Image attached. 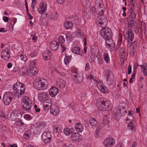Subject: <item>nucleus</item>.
<instances>
[{
	"label": "nucleus",
	"instance_id": "48",
	"mask_svg": "<svg viewBox=\"0 0 147 147\" xmlns=\"http://www.w3.org/2000/svg\"><path fill=\"white\" fill-rule=\"evenodd\" d=\"M28 69L25 67H22L20 69V71L23 73V74H27Z\"/></svg>",
	"mask_w": 147,
	"mask_h": 147
},
{
	"label": "nucleus",
	"instance_id": "16",
	"mask_svg": "<svg viewBox=\"0 0 147 147\" xmlns=\"http://www.w3.org/2000/svg\"><path fill=\"white\" fill-rule=\"evenodd\" d=\"M59 46V43L56 41L54 40L51 42L50 43V47L51 50L55 51L58 49Z\"/></svg>",
	"mask_w": 147,
	"mask_h": 147
},
{
	"label": "nucleus",
	"instance_id": "52",
	"mask_svg": "<svg viewBox=\"0 0 147 147\" xmlns=\"http://www.w3.org/2000/svg\"><path fill=\"white\" fill-rule=\"evenodd\" d=\"M91 82H92V83H93L94 84H96L97 85V84H98L97 83L98 82L97 80H96V78L94 77H93L92 79L91 80Z\"/></svg>",
	"mask_w": 147,
	"mask_h": 147
},
{
	"label": "nucleus",
	"instance_id": "60",
	"mask_svg": "<svg viewBox=\"0 0 147 147\" xmlns=\"http://www.w3.org/2000/svg\"><path fill=\"white\" fill-rule=\"evenodd\" d=\"M60 75L62 76H65V74L63 72H60L58 70H57L56 71Z\"/></svg>",
	"mask_w": 147,
	"mask_h": 147
},
{
	"label": "nucleus",
	"instance_id": "32",
	"mask_svg": "<svg viewBox=\"0 0 147 147\" xmlns=\"http://www.w3.org/2000/svg\"><path fill=\"white\" fill-rule=\"evenodd\" d=\"M134 20H130L128 23V25L129 26H131L133 28L134 27H136L138 25V23L135 21L134 22Z\"/></svg>",
	"mask_w": 147,
	"mask_h": 147
},
{
	"label": "nucleus",
	"instance_id": "8",
	"mask_svg": "<svg viewBox=\"0 0 147 147\" xmlns=\"http://www.w3.org/2000/svg\"><path fill=\"white\" fill-rule=\"evenodd\" d=\"M124 37L125 39L127 40L128 42L131 43L134 38V34L132 30L129 28L126 32H124Z\"/></svg>",
	"mask_w": 147,
	"mask_h": 147
},
{
	"label": "nucleus",
	"instance_id": "64",
	"mask_svg": "<svg viewBox=\"0 0 147 147\" xmlns=\"http://www.w3.org/2000/svg\"><path fill=\"white\" fill-rule=\"evenodd\" d=\"M3 19L5 22H8L9 19L8 17L4 16L3 17Z\"/></svg>",
	"mask_w": 147,
	"mask_h": 147
},
{
	"label": "nucleus",
	"instance_id": "46",
	"mask_svg": "<svg viewBox=\"0 0 147 147\" xmlns=\"http://www.w3.org/2000/svg\"><path fill=\"white\" fill-rule=\"evenodd\" d=\"M129 15V17L131 20H134L136 17V15L135 13H131Z\"/></svg>",
	"mask_w": 147,
	"mask_h": 147
},
{
	"label": "nucleus",
	"instance_id": "36",
	"mask_svg": "<svg viewBox=\"0 0 147 147\" xmlns=\"http://www.w3.org/2000/svg\"><path fill=\"white\" fill-rule=\"evenodd\" d=\"M77 34L78 36L79 37L83 38L84 36V35L79 28L78 29Z\"/></svg>",
	"mask_w": 147,
	"mask_h": 147
},
{
	"label": "nucleus",
	"instance_id": "45",
	"mask_svg": "<svg viewBox=\"0 0 147 147\" xmlns=\"http://www.w3.org/2000/svg\"><path fill=\"white\" fill-rule=\"evenodd\" d=\"M20 59L23 61H25L27 60V57L24 54L21 55H20Z\"/></svg>",
	"mask_w": 147,
	"mask_h": 147
},
{
	"label": "nucleus",
	"instance_id": "33",
	"mask_svg": "<svg viewBox=\"0 0 147 147\" xmlns=\"http://www.w3.org/2000/svg\"><path fill=\"white\" fill-rule=\"evenodd\" d=\"M111 76H109L105 78L106 79V82L109 85H112L113 82V80L111 79Z\"/></svg>",
	"mask_w": 147,
	"mask_h": 147
},
{
	"label": "nucleus",
	"instance_id": "22",
	"mask_svg": "<svg viewBox=\"0 0 147 147\" xmlns=\"http://www.w3.org/2000/svg\"><path fill=\"white\" fill-rule=\"evenodd\" d=\"M97 86L98 90L101 92L103 93L108 92L107 88L101 84V82L100 83H98Z\"/></svg>",
	"mask_w": 147,
	"mask_h": 147
},
{
	"label": "nucleus",
	"instance_id": "56",
	"mask_svg": "<svg viewBox=\"0 0 147 147\" xmlns=\"http://www.w3.org/2000/svg\"><path fill=\"white\" fill-rule=\"evenodd\" d=\"M119 53H123L125 54V53H126L125 52V49L123 47H121L119 50Z\"/></svg>",
	"mask_w": 147,
	"mask_h": 147
},
{
	"label": "nucleus",
	"instance_id": "47",
	"mask_svg": "<svg viewBox=\"0 0 147 147\" xmlns=\"http://www.w3.org/2000/svg\"><path fill=\"white\" fill-rule=\"evenodd\" d=\"M24 117L27 120H30L32 119L31 116L28 114H25L24 116Z\"/></svg>",
	"mask_w": 147,
	"mask_h": 147
},
{
	"label": "nucleus",
	"instance_id": "28",
	"mask_svg": "<svg viewBox=\"0 0 147 147\" xmlns=\"http://www.w3.org/2000/svg\"><path fill=\"white\" fill-rule=\"evenodd\" d=\"M130 3L131 6L133 7L134 9L137 10L138 9V2L136 0H130Z\"/></svg>",
	"mask_w": 147,
	"mask_h": 147
},
{
	"label": "nucleus",
	"instance_id": "10",
	"mask_svg": "<svg viewBox=\"0 0 147 147\" xmlns=\"http://www.w3.org/2000/svg\"><path fill=\"white\" fill-rule=\"evenodd\" d=\"M73 79L76 83H80L83 80V76L82 74H78L76 72H73L72 74Z\"/></svg>",
	"mask_w": 147,
	"mask_h": 147
},
{
	"label": "nucleus",
	"instance_id": "42",
	"mask_svg": "<svg viewBox=\"0 0 147 147\" xmlns=\"http://www.w3.org/2000/svg\"><path fill=\"white\" fill-rule=\"evenodd\" d=\"M142 72L144 74L145 76L147 75V64H144Z\"/></svg>",
	"mask_w": 147,
	"mask_h": 147
},
{
	"label": "nucleus",
	"instance_id": "30",
	"mask_svg": "<svg viewBox=\"0 0 147 147\" xmlns=\"http://www.w3.org/2000/svg\"><path fill=\"white\" fill-rule=\"evenodd\" d=\"M72 25V23L70 21H66L64 24V27L66 29L71 28Z\"/></svg>",
	"mask_w": 147,
	"mask_h": 147
},
{
	"label": "nucleus",
	"instance_id": "7",
	"mask_svg": "<svg viewBox=\"0 0 147 147\" xmlns=\"http://www.w3.org/2000/svg\"><path fill=\"white\" fill-rule=\"evenodd\" d=\"M112 33L111 30L107 27H103L100 31L101 36L105 39H110L111 38Z\"/></svg>",
	"mask_w": 147,
	"mask_h": 147
},
{
	"label": "nucleus",
	"instance_id": "18",
	"mask_svg": "<svg viewBox=\"0 0 147 147\" xmlns=\"http://www.w3.org/2000/svg\"><path fill=\"white\" fill-rule=\"evenodd\" d=\"M51 55V52L48 49L46 50L42 53L43 58L46 60L50 59Z\"/></svg>",
	"mask_w": 147,
	"mask_h": 147
},
{
	"label": "nucleus",
	"instance_id": "43",
	"mask_svg": "<svg viewBox=\"0 0 147 147\" xmlns=\"http://www.w3.org/2000/svg\"><path fill=\"white\" fill-rule=\"evenodd\" d=\"M31 131L29 130H27L25 132L24 136L27 137L26 138H28L31 136Z\"/></svg>",
	"mask_w": 147,
	"mask_h": 147
},
{
	"label": "nucleus",
	"instance_id": "25",
	"mask_svg": "<svg viewBox=\"0 0 147 147\" xmlns=\"http://www.w3.org/2000/svg\"><path fill=\"white\" fill-rule=\"evenodd\" d=\"M89 122L92 128H95L97 126V122L94 118H90L89 120Z\"/></svg>",
	"mask_w": 147,
	"mask_h": 147
},
{
	"label": "nucleus",
	"instance_id": "58",
	"mask_svg": "<svg viewBox=\"0 0 147 147\" xmlns=\"http://www.w3.org/2000/svg\"><path fill=\"white\" fill-rule=\"evenodd\" d=\"M100 131V129H99L97 128L96 131L95 132V137H98V136L99 134V131Z\"/></svg>",
	"mask_w": 147,
	"mask_h": 147
},
{
	"label": "nucleus",
	"instance_id": "13",
	"mask_svg": "<svg viewBox=\"0 0 147 147\" xmlns=\"http://www.w3.org/2000/svg\"><path fill=\"white\" fill-rule=\"evenodd\" d=\"M38 69L36 67H32L28 69L27 74L29 76H31L36 75L38 73Z\"/></svg>",
	"mask_w": 147,
	"mask_h": 147
},
{
	"label": "nucleus",
	"instance_id": "14",
	"mask_svg": "<svg viewBox=\"0 0 147 147\" xmlns=\"http://www.w3.org/2000/svg\"><path fill=\"white\" fill-rule=\"evenodd\" d=\"M71 138L74 142H80L82 140V135L77 133L73 134L71 136Z\"/></svg>",
	"mask_w": 147,
	"mask_h": 147
},
{
	"label": "nucleus",
	"instance_id": "20",
	"mask_svg": "<svg viewBox=\"0 0 147 147\" xmlns=\"http://www.w3.org/2000/svg\"><path fill=\"white\" fill-rule=\"evenodd\" d=\"M72 52L76 54H78L81 56L83 55V52L82 50H81L80 48L78 46H77L73 48L72 50Z\"/></svg>",
	"mask_w": 147,
	"mask_h": 147
},
{
	"label": "nucleus",
	"instance_id": "15",
	"mask_svg": "<svg viewBox=\"0 0 147 147\" xmlns=\"http://www.w3.org/2000/svg\"><path fill=\"white\" fill-rule=\"evenodd\" d=\"M8 50V49H5L3 50L1 53V58L5 60H8L10 57Z\"/></svg>",
	"mask_w": 147,
	"mask_h": 147
},
{
	"label": "nucleus",
	"instance_id": "49",
	"mask_svg": "<svg viewBox=\"0 0 147 147\" xmlns=\"http://www.w3.org/2000/svg\"><path fill=\"white\" fill-rule=\"evenodd\" d=\"M37 54V53L36 51H34L33 53L30 54V56L32 57H36Z\"/></svg>",
	"mask_w": 147,
	"mask_h": 147
},
{
	"label": "nucleus",
	"instance_id": "61",
	"mask_svg": "<svg viewBox=\"0 0 147 147\" xmlns=\"http://www.w3.org/2000/svg\"><path fill=\"white\" fill-rule=\"evenodd\" d=\"M89 67V64L88 63H87L86 64V67H85V70L86 71L90 69Z\"/></svg>",
	"mask_w": 147,
	"mask_h": 147
},
{
	"label": "nucleus",
	"instance_id": "19",
	"mask_svg": "<svg viewBox=\"0 0 147 147\" xmlns=\"http://www.w3.org/2000/svg\"><path fill=\"white\" fill-rule=\"evenodd\" d=\"M58 92V89L55 87H53L49 90V93L52 97H54Z\"/></svg>",
	"mask_w": 147,
	"mask_h": 147
},
{
	"label": "nucleus",
	"instance_id": "62",
	"mask_svg": "<svg viewBox=\"0 0 147 147\" xmlns=\"http://www.w3.org/2000/svg\"><path fill=\"white\" fill-rule=\"evenodd\" d=\"M133 9H134L132 6H131L130 8H129V11L130 14L134 13Z\"/></svg>",
	"mask_w": 147,
	"mask_h": 147
},
{
	"label": "nucleus",
	"instance_id": "29",
	"mask_svg": "<svg viewBox=\"0 0 147 147\" xmlns=\"http://www.w3.org/2000/svg\"><path fill=\"white\" fill-rule=\"evenodd\" d=\"M7 117L11 121H15L16 120V117L15 114L13 113H9L7 115Z\"/></svg>",
	"mask_w": 147,
	"mask_h": 147
},
{
	"label": "nucleus",
	"instance_id": "24",
	"mask_svg": "<svg viewBox=\"0 0 147 147\" xmlns=\"http://www.w3.org/2000/svg\"><path fill=\"white\" fill-rule=\"evenodd\" d=\"M12 98V97L7 96L4 95L3 97V101L4 105H8L11 102Z\"/></svg>",
	"mask_w": 147,
	"mask_h": 147
},
{
	"label": "nucleus",
	"instance_id": "55",
	"mask_svg": "<svg viewBox=\"0 0 147 147\" xmlns=\"http://www.w3.org/2000/svg\"><path fill=\"white\" fill-rule=\"evenodd\" d=\"M37 62V61L35 59L31 61H30V63L31 64V65H32L33 67L35 66Z\"/></svg>",
	"mask_w": 147,
	"mask_h": 147
},
{
	"label": "nucleus",
	"instance_id": "39",
	"mask_svg": "<svg viewBox=\"0 0 147 147\" xmlns=\"http://www.w3.org/2000/svg\"><path fill=\"white\" fill-rule=\"evenodd\" d=\"M103 57L105 61L107 63L108 62L110 61L109 55L108 54L106 53H105L103 54Z\"/></svg>",
	"mask_w": 147,
	"mask_h": 147
},
{
	"label": "nucleus",
	"instance_id": "38",
	"mask_svg": "<svg viewBox=\"0 0 147 147\" xmlns=\"http://www.w3.org/2000/svg\"><path fill=\"white\" fill-rule=\"evenodd\" d=\"M128 126L129 129H130L131 131L134 130L135 126L134 124L133 123L132 121H130L129 123L128 124Z\"/></svg>",
	"mask_w": 147,
	"mask_h": 147
},
{
	"label": "nucleus",
	"instance_id": "59",
	"mask_svg": "<svg viewBox=\"0 0 147 147\" xmlns=\"http://www.w3.org/2000/svg\"><path fill=\"white\" fill-rule=\"evenodd\" d=\"M71 35L70 34H67L66 35V38L67 40H69L70 39Z\"/></svg>",
	"mask_w": 147,
	"mask_h": 147
},
{
	"label": "nucleus",
	"instance_id": "6",
	"mask_svg": "<svg viewBox=\"0 0 147 147\" xmlns=\"http://www.w3.org/2000/svg\"><path fill=\"white\" fill-rule=\"evenodd\" d=\"M95 6L96 7V13L98 14V16H104V13L105 9L104 7L102 1L101 0H97L95 2Z\"/></svg>",
	"mask_w": 147,
	"mask_h": 147
},
{
	"label": "nucleus",
	"instance_id": "37",
	"mask_svg": "<svg viewBox=\"0 0 147 147\" xmlns=\"http://www.w3.org/2000/svg\"><path fill=\"white\" fill-rule=\"evenodd\" d=\"M73 19H74L73 21V23H75L76 25H78L79 24L80 21L79 18L77 16H75L74 17Z\"/></svg>",
	"mask_w": 147,
	"mask_h": 147
},
{
	"label": "nucleus",
	"instance_id": "41",
	"mask_svg": "<svg viewBox=\"0 0 147 147\" xmlns=\"http://www.w3.org/2000/svg\"><path fill=\"white\" fill-rule=\"evenodd\" d=\"M51 103H49L47 105V104H44L43 109L45 111L49 110L51 108Z\"/></svg>",
	"mask_w": 147,
	"mask_h": 147
},
{
	"label": "nucleus",
	"instance_id": "51",
	"mask_svg": "<svg viewBox=\"0 0 147 147\" xmlns=\"http://www.w3.org/2000/svg\"><path fill=\"white\" fill-rule=\"evenodd\" d=\"M82 125L80 123H76L75 125V129L76 130L78 129L79 127H81Z\"/></svg>",
	"mask_w": 147,
	"mask_h": 147
},
{
	"label": "nucleus",
	"instance_id": "50",
	"mask_svg": "<svg viewBox=\"0 0 147 147\" xmlns=\"http://www.w3.org/2000/svg\"><path fill=\"white\" fill-rule=\"evenodd\" d=\"M45 92H41L39 93L38 95L39 97L41 99L43 98V97L45 96Z\"/></svg>",
	"mask_w": 147,
	"mask_h": 147
},
{
	"label": "nucleus",
	"instance_id": "57",
	"mask_svg": "<svg viewBox=\"0 0 147 147\" xmlns=\"http://www.w3.org/2000/svg\"><path fill=\"white\" fill-rule=\"evenodd\" d=\"M133 28L135 33L137 34H138L139 32V28H138L137 26L133 27Z\"/></svg>",
	"mask_w": 147,
	"mask_h": 147
},
{
	"label": "nucleus",
	"instance_id": "40",
	"mask_svg": "<svg viewBox=\"0 0 147 147\" xmlns=\"http://www.w3.org/2000/svg\"><path fill=\"white\" fill-rule=\"evenodd\" d=\"M112 75V73L109 69H106L105 71V74L104 75L105 78L111 76Z\"/></svg>",
	"mask_w": 147,
	"mask_h": 147
},
{
	"label": "nucleus",
	"instance_id": "9",
	"mask_svg": "<svg viewBox=\"0 0 147 147\" xmlns=\"http://www.w3.org/2000/svg\"><path fill=\"white\" fill-rule=\"evenodd\" d=\"M115 144V141L112 137L107 138L103 142V144L105 147H112Z\"/></svg>",
	"mask_w": 147,
	"mask_h": 147
},
{
	"label": "nucleus",
	"instance_id": "17",
	"mask_svg": "<svg viewBox=\"0 0 147 147\" xmlns=\"http://www.w3.org/2000/svg\"><path fill=\"white\" fill-rule=\"evenodd\" d=\"M105 41L106 45L107 47H108L109 48L113 50L114 49L115 45L114 43L113 42V40L112 39V38L110 39H105Z\"/></svg>",
	"mask_w": 147,
	"mask_h": 147
},
{
	"label": "nucleus",
	"instance_id": "3",
	"mask_svg": "<svg viewBox=\"0 0 147 147\" xmlns=\"http://www.w3.org/2000/svg\"><path fill=\"white\" fill-rule=\"evenodd\" d=\"M125 104L124 103L119 104L117 109L113 111L115 113L113 116L114 119L118 120L120 117L126 115L127 111L125 109Z\"/></svg>",
	"mask_w": 147,
	"mask_h": 147
},
{
	"label": "nucleus",
	"instance_id": "11",
	"mask_svg": "<svg viewBox=\"0 0 147 147\" xmlns=\"http://www.w3.org/2000/svg\"><path fill=\"white\" fill-rule=\"evenodd\" d=\"M51 136L50 133L49 132L45 131L42 133V138L45 143H47L50 141L51 139Z\"/></svg>",
	"mask_w": 147,
	"mask_h": 147
},
{
	"label": "nucleus",
	"instance_id": "53",
	"mask_svg": "<svg viewBox=\"0 0 147 147\" xmlns=\"http://www.w3.org/2000/svg\"><path fill=\"white\" fill-rule=\"evenodd\" d=\"M17 115V117L18 118L17 119H21L22 117V115H23V114L22 113H21L18 112L16 114Z\"/></svg>",
	"mask_w": 147,
	"mask_h": 147
},
{
	"label": "nucleus",
	"instance_id": "44",
	"mask_svg": "<svg viewBox=\"0 0 147 147\" xmlns=\"http://www.w3.org/2000/svg\"><path fill=\"white\" fill-rule=\"evenodd\" d=\"M58 40L59 42L61 43H62L65 42L64 38L62 36H60L59 37Z\"/></svg>",
	"mask_w": 147,
	"mask_h": 147
},
{
	"label": "nucleus",
	"instance_id": "34",
	"mask_svg": "<svg viewBox=\"0 0 147 147\" xmlns=\"http://www.w3.org/2000/svg\"><path fill=\"white\" fill-rule=\"evenodd\" d=\"M65 57L64 59V62L65 64L67 65L69 63L70 61H71V56H66Z\"/></svg>",
	"mask_w": 147,
	"mask_h": 147
},
{
	"label": "nucleus",
	"instance_id": "2",
	"mask_svg": "<svg viewBox=\"0 0 147 147\" xmlns=\"http://www.w3.org/2000/svg\"><path fill=\"white\" fill-rule=\"evenodd\" d=\"M13 89L15 94L18 98H21L24 94L25 90V85L19 82H17L13 85Z\"/></svg>",
	"mask_w": 147,
	"mask_h": 147
},
{
	"label": "nucleus",
	"instance_id": "21",
	"mask_svg": "<svg viewBox=\"0 0 147 147\" xmlns=\"http://www.w3.org/2000/svg\"><path fill=\"white\" fill-rule=\"evenodd\" d=\"M57 86L60 88L63 89L65 87L66 83L63 79H59L57 81Z\"/></svg>",
	"mask_w": 147,
	"mask_h": 147
},
{
	"label": "nucleus",
	"instance_id": "4",
	"mask_svg": "<svg viewBox=\"0 0 147 147\" xmlns=\"http://www.w3.org/2000/svg\"><path fill=\"white\" fill-rule=\"evenodd\" d=\"M33 83L34 87L38 90L46 89L48 85L47 81L43 78L39 80L35 79Z\"/></svg>",
	"mask_w": 147,
	"mask_h": 147
},
{
	"label": "nucleus",
	"instance_id": "26",
	"mask_svg": "<svg viewBox=\"0 0 147 147\" xmlns=\"http://www.w3.org/2000/svg\"><path fill=\"white\" fill-rule=\"evenodd\" d=\"M54 131L53 132L54 133H59L61 132L62 130V129L61 128L60 125H54L53 128Z\"/></svg>",
	"mask_w": 147,
	"mask_h": 147
},
{
	"label": "nucleus",
	"instance_id": "12",
	"mask_svg": "<svg viewBox=\"0 0 147 147\" xmlns=\"http://www.w3.org/2000/svg\"><path fill=\"white\" fill-rule=\"evenodd\" d=\"M107 19L104 16H98L96 19V23L98 24H100V26L106 25L107 24Z\"/></svg>",
	"mask_w": 147,
	"mask_h": 147
},
{
	"label": "nucleus",
	"instance_id": "31",
	"mask_svg": "<svg viewBox=\"0 0 147 147\" xmlns=\"http://www.w3.org/2000/svg\"><path fill=\"white\" fill-rule=\"evenodd\" d=\"M71 129H72V128L71 129L65 128L64 129L63 133L66 136H68L74 131L73 130L71 131Z\"/></svg>",
	"mask_w": 147,
	"mask_h": 147
},
{
	"label": "nucleus",
	"instance_id": "63",
	"mask_svg": "<svg viewBox=\"0 0 147 147\" xmlns=\"http://www.w3.org/2000/svg\"><path fill=\"white\" fill-rule=\"evenodd\" d=\"M123 53H119V55L120 58L122 59H123L125 58V56L126 55V53H125V54L124 55Z\"/></svg>",
	"mask_w": 147,
	"mask_h": 147
},
{
	"label": "nucleus",
	"instance_id": "54",
	"mask_svg": "<svg viewBox=\"0 0 147 147\" xmlns=\"http://www.w3.org/2000/svg\"><path fill=\"white\" fill-rule=\"evenodd\" d=\"M52 16L51 18L53 19H56L58 17V15L56 13H53V15H52Z\"/></svg>",
	"mask_w": 147,
	"mask_h": 147
},
{
	"label": "nucleus",
	"instance_id": "5",
	"mask_svg": "<svg viewBox=\"0 0 147 147\" xmlns=\"http://www.w3.org/2000/svg\"><path fill=\"white\" fill-rule=\"evenodd\" d=\"M22 108L24 110L28 111L31 109L32 104L29 97L24 96L22 98Z\"/></svg>",
	"mask_w": 147,
	"mask_h": 147
},
{
	"label": "nucleus",
	"instance_id": "27",
	"mask_svg": "<svg viewBox=\"0 0 147 147\" xmlns=\"http://www.w3.org/2000/svg\"><path fill=\"white\" fill-rule=\"evenodd\" d=\"M109 119L110 118L109 115L105 116L102 120L103 126L102 125V126L103 127L105 125H108L110 121Z\"/></svg>",
	"mask_w": 147,
	"mask_h": 147
},
{
	"label": "nucleus",
	"instance_id": "1",
	"mask_svg": "<svg viewBox=\"0 0 147 147\" xmlns=\"http://www.w3.org/2000/svg\"><path fill=\"white\" fill-rule=\"evenodd\" d=\"M96 105L97 108L100 110L105 111L107 110L109 111L111 109V102L105 98H101L97 99Z\"/></svg>",
	"mask_w": 147,
	"mask_h": 147
},
{
	"label": "nucleus",
	"instance_id": "23",
	"mask_svg": "<svg viewBox=\"0 0 147 147\" xmlns=\"http://www.w3.org/2000/svg\"><path fill=\"white\" fill-rule=\"evenodd\" d=\"M47 4L46 3H42L41 6L38 9V13L42 14L43 13L45 12V10L47 9Z\"/></svg>",
	"mask_w": 147,
	"mask_h": 147
},
{
	"label": "nucleus",
	"instance_id": "35",
	"mask_svg": "<svg viewBox=\"0 0 147 147\" xmlns=\"http://www.w3.org/2000/svg\"><path fill=\"white\" fill-rule=\"evenodd\" d=\"M51 113L54 115H57L59 113V111L58 108L54 109H51L50 110Z\"/></svg>",
	"mask_w": 147,
	"mask_h": 147
}]
</instances>
